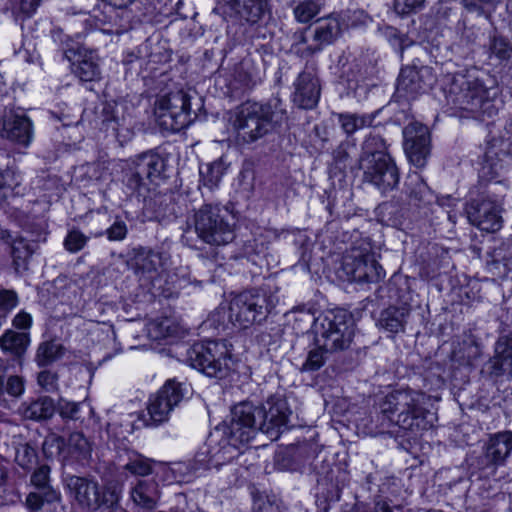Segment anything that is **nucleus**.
Segmentation results:
<instances>
[{
	"mask_svg": "<svg viewBox=\"0 0 512 512\" xmlns=\"http://www.w3.org/2000/svg\"><path fill=\"white\" fill-rule=\"evenodd\" d=\"M292 411L287 400L281 395L269 397L261 406L244 401L235 405L231 410L229 423H223L215 428L209 437V446L219 436L224 444L216 452L211 454L209 464L218 466L233 457L230 449H238L254 438L258 431L277 439L282 429L286 428Z\"/></svg>",
	"mask_w": 512,
	"mask_h": 512,
	"instance_id": "obj_1",
	"label": "nucleus"
},
{
	"mask_svg": "<svg viewBox=\"0 0 512 512\" xmlns=\"http://www.w3.org/2000/svg\"><path fill=\"white\" fill-rule=\"evenodd\" d=\"M424 394L411 390H395L380 404L382 427L395 424L407 436H417L433 426V414L424 407ZM379 433H384L382 428Z\"/></svg>",
	"mask_w": 512,
	"mask_h": 512,
	"instance_id": "obj_2",
	"label": "nucleus"
},
{
	"mask_svg": "<svg viewBox=\"0 0 512 512\" xmlns=\"http://www.w3.org/2000/svg\"><path fill=\"white\" fill-rule=\"evenodd\" d=\"M286 119L285 111L272 104L247 101L241 104L232 122L238 145H250L272 133Z\"/></svg>",
	"mask_w": 512,
	"mask_h": 512,
	"instance_id": "obj_3",
	"label": "nucleus"
},
{
	"mask_svg": "<svg viewBox=\"0 0 512 512\" xmlns=\"http://www.w3.org/2000/svg\"><path fill=\"white\" fill-rule=\"evenodd\" d=\"M448 104L477 116L492 118L498 112L497 89H486L476 79L463 74H456L444 87Z\"/></svg>",
	"mask_w": 512,
	"mask_h": 512,
	"instance_id": "obj_4",
	"label": "nucleus"
},
{
	"mask_svg": "<svg viewBox=\"0 0 512 512\" xmlns=\"http://www.w3.org/2000/svg\"><path fill=\"white\" fill-rule=\"evenodd\" d=\"M193 232L203 243L222 246L235 238V219L231 212L219 204H203L194 211Z\"/></svg>",
	"mask_w": 512,
	"mask_h": 512,
	"instance_id": "obj_5",
	"label": "nucleus"
},
{
	"mask_svg": "<svg viewBox=\"0 0 512 512\" xmlns=\"http://www.w3.org/2000/svg\"><path fill=\"white\" fill-rule=\"evenodd\" d=\"M316 342L327 353L348 349L355 334L352 315L345 310L328 311L316 319Z\"/></svg>",
	"mask_w": 512,
	"mask_h": 512,
	"instance_id": "obj_6",
	"label": "nucleus"
},
{
	"mask_svg": "<svg viewBox=\"0 0 512 512\" xmlns=\"http://www.w3.org/2000/svg\"><path fill=\"white\" fill-rule=\"evenodd\" d=\"M348 281L377 283L384 279L385 271L375 259L369 242L353 245L343 256L340 269Z\"/></svg>",
	"mask_w": 512,
	"mask_h": 512,
	"instance_id": "obj_7",
	"label": "nucleus"
},
{
	"mask_svg": "<svg viewBox=\"0 0 512 512\" xmlns=\"http://www.w3.org/2000/svg\"><path fill=\"white\" fill-rule=\"evenodd\" d=\"M273 308L271 295L260 290H248L231 300L229 319L234 325L248 328L264 321Z\"/></svg>",
	"mask_w": 512,
	"mask_h": 512,
	"instance_id": "obj_8",
	"label": "nucleus"
},
{
	"mask_svg": "<svg viewBox=\"0 0 512 512\" xmlns=\"http://www.w3.org/2000/svg\"><path fill=\"white\" fill-rule=\"evenodd\" d=\"M185 360L208 377L222 378L229 370L227 347L218 341L193 344L187 349Z\"/></svg>",
	"mask_w": 512,
	"mask_h": 512,
	"instance_id": "obj_9",
	"label": "nucleus"
},
{
	"mask_svg": "<svg viewBox=\"0 0 512 512\" xmlns=\"http://www.w3.org/2000/svg\"><path fill=\"white\" fill-rule=\"evenodd\" d=\"M155 115L159 126L169 132H179L193 122L190 96L176 91L161 96L156 101Z\"/></svg>",
	"mask_w": 512,
	"mask_h": 512,
	"instance_id": "obj_10",
	"label": "nucleus"
},
{
	"mask_svg": "<svg viewBox=\"0 0 512 512\" xmlns=\"http://www.w3.org/2000/svg\"><path fill=\"white\" fill-rule=\"evenodd\" d=\"M165 162L152 151L135 156L126 173L125 184L131 193L143 196L149 190V184L161 178Z\"/></svg>",
	"mask_w": 512,
	"mask_h": 512,
	"instance_id": "obj_11",
	"label": "nucleus"
},
{
	"mask_svg": "<svg viewBox=\"0 0 512 512\" xmlns=\"http://www.w3.org/2000/svg\"><path fill=\"white\" fill-rule=\"evenodd\" d=\"M65 484L69 494L85 508L97 509L102 504L112 506L119 501L116 490L101 492L98 482L93 478L68 475Z\"/></svg>",
	"mask_w": 512,
	"mask_h": 512,
	"instance_id": "obj_12",
	"label": "nucleus"
},
{
	"mask_svg": "<svg viewBox=\"0 0 512 512\" xmlns=\"http://www.w3.org/2000/svg\"><path fill=\"white\" fill-rule=\"evenodd\" d=\"M436 80V75L429 66H405L398 76L395 96L398 99L413 100L430 90Z\"/></svg>",
	"mask_w": 512,
	"mask_h": 512,
	"instance_id": "obj_13",
	"label": "nucleus"
},
{
	"mask_svg": "<svg viewBox=\"0 0 512 512\" xmlns=\"http://www.w3.org/2000/svg\"><path fill=\"white\" fill-rule=\"evenodd\" d=\"M185 393V384L174 379L167 380L149 399L147 410L153 424L159 425L167 421L173 409L183 400Z\"/></svg>",
	"mask_w": 512,
	"mask_h": 512,
	"instance_id": "obj_14",
	"label": "nucleus"
},
{
	"mask_svg": "<svg viewBox=\"0 0 512 512\" xmlns=\"http://www.w3.org/2000/svg\"><path fill=\"white\" fill-rule=\"evenodd\" d=\"M376 160H359L364 180L375 186L381 193L395 189L399 183L398 168L390 155H378Z\"/></svg>",
	"mask_w": 512,
	"mask_h": 512,
	"instance_id": "obj_15",
	"label": "nucleus"
},
{
	"mask_svg": "<svg viewBox=\"0 0 512 512\" xmlns=\"http://www.w3.org/2000/svg\"><path fill=\"white\" fill-rule=\"evenodd\" d=\"M512 453V431H501L489 435L482 446L479 457L481 469L494 473L499 466L505 465Z\"/></svg>",
	"mask_w": 512,
	"mask_h": 512,
	"instance_id": "obj_16",
	"label": "nucleus"
},
{
	"mask_svg": "<svg viewBox=\"0 0 512 512\" xmlns=\"http://www.w3.org/2000/svg\"><path fill=\"white\" fill-rule=\"evenodd\" d=\"M404 149L410 159L417 167H423L430 153V133L427 126L413 122L403 130Z\"/></svg>",
	"mask_w": 512,
	"mask_h": 512,
	"instance_id": "obj_17",
	"label": "nucleus"
},
{
	"mask_svg": "<svg viewBox=\"0 0 512 512\" xmlns=\"http://www.w3.org/2000/svg\"><path fill=\"white\" fill-rule=\"evenodd\" d=\"M466 212L470 223L483 231L496 232L502 226L501 209L497 200H473L468 204Z\"/></svg>",
	"mask_w": 512,
	"mask_h": 512,
	"instance_id": "obj_18",
	"label": "nucleus"
},
{
	"mask_svg": "<svg viewBox=\"0 0 512 512\" xmlns=\"http://www.w3.org/2000/svg\"><path fill=\"white\" fill-rule=\"evenodd\" d=\"M64 56L71 62L72 72L82 82H95L101 79V70L96 55L90 51L68 49Z\"/></svg>",
	"mask_w": 512,
	"mask_h": 512,
	"instance_id": "obj_19",
	"label": "nucleus"
},
{
	"mask_svg": "<svg viewBox=\"0 0 512 512\" xmlns=\"http://www.w3.org/2000/svg\"><path fill=\"white\" fill-rule=\"evenodd\" d=\"M293 103L302 109L314 108L320 98L319 80L313 71L304 70L294 82Z\"/></svg>",
	"mask_w": 512,
	"mask_h": 512,
	"instance_id": "obj_20",
	"label": "nucleus"
},
{
	"mask_svg": "<svg viewBox=\"0 0 512 512\" xmlns=\"http://www.w3.org/2000/svg\"><path fill=\"white\" fill-rule=\"evenodd\" d=\"M129 497L139 510L152 511L157 507L161 497L159 484L155 479H137L131 483Z\"/></svg>",
	"mask_w": 512,
	"mask_h": 512,
	"instance_id": "obj_21",
	"label": "nucleus"
},
{
	"mask_svg": "<svg viewBox=\"0 0 512 512\" xmlns=\"http://www.w3.org/2000/svg\"><path fill=\"white\" fill-rule=\"evenodd\" d=\"M1 136L13 142L27 146L32 138L31 121L24 114L6 112L0 123Z\"/></svg>",
	"mask_w": 512,
	"mask_h": 512,
	"instance_id": "obj_22",
	"label": "nucleus"
},
{
	"mask_svg": "<svg viewBox=\"0 0 512 512\" xmlns=\"http://www.w3.org/2000/svg\"><path fill=\"white\" fill-rule=\"evenodd\" d=\"M341 34V24L334 16L318 19L314 30L316 45L307 46L302 55L312 56L322 50V47L333 43Z\"/></svg>",
	"mask_w": 512,
	"mask_h": 512,
	"instance_id": "obj_23",
	"label": "nucleus"
},
{
	"mask_svg": "<svg viewBox=\"0 0 512 512\" xmlns=\"http://www.w3.org/2000/svg\"><path fill=\"white\" fill-rule=\"evenodd\" d=\"M165 259L164 254L160 251L141 247L136 250L134 257L135 272L143 276L147 275L153 287H156V276L159 275V270L163 266Z\"/></svg>",
	"mask_w": 512,
	"mask_h": 512,
	"instance_id": "obj_24",
	"label": "nucleus"
},
{
	"mask_svg": "<svg viewBox=\"0 0 512 512\" xmlns=\"http://www.w3.org/2000/svg\"><path fill=\"white\" fill-rule=\"evenodd\" d=\"M404 191L409 198L410 204L422 207L432 204L436 197L429 188L422 176L417 173H410L404 183Z\"/></svg>",
	"mask_w": 512,
	"mask_h": 512,
	"instance_id": "obj_25",
	"label": "nucleus"
},
{
	"mask_svg": "<svg viewBox=\"0 0 512 512\" xmlns=\"http://www.w3.org/2000/svg\"><path fill=\"white\" fill-rule=\"evenodd\" d=\"M18 412L26 420L41 422L53 417L56 404L51 397L41 396L21 403Z\"/></svg>",
	"mask_w": 512,
	"mask_h": 512,
	"instance_id": "obj_26",
	"label": "nucleus"
},
{
	"mask_svg": "<svg viewBox=\"0 0 512 512\" xmlns=\"http://www.w3.org/2000/svg\"><path fill=\"white\" fill-rule=\"evenodd\" d=\"M219 4L228 7L241 20L256 24L263 17L265 0H218Z\"/></svg>",
	"mask_w": 512,
	"mask_h": 512,
	"instance_id": "obj_27",
	"label": "nucleus"
},
{
	"mask_svg": "<svg viewBox=\"0 0 512 512\" xmlns=\"http://www.w3.org/2000/svg\"><path fill=\"white\" fill-rule=\"evenodd\" d=\"M487 262L488 271L495 277L504 279L512 272V241L504 242L490 254Z\"/></svg>",
	"mask_w": 512,
	"mask_h": 512,
	"instance_id": "obj_28",
	"label": "nucleus"
},
{
	"mask_svg": "<svg viewBox=\"0 0 512 512\" xmlns=\"http://www.w3.org/2000/svg\"><path fill=\"white\" fill-rule=\"evenodd\" d=\"M490 363L495 374L512 376V333L498 338Z\"/></svg>",
	"mask_w": 512,
	"mask_h": 512,
	"instance_id": "obj_29",
	"label": "nucleus"
},
{
	"mask_svg": "<svg viewBox=\"0 0 512 512\" xmlns=\"http://www.w3.org/2000/svg\"><path fill=\"white\" fill-rule=\"evenodd\" d=\"M410 314V308L407 306L388 307L380 313L377 325L392 334L402 332Z\"/></svg>",
	"mask_w": 512,
	"mask_h": 512,
	"instance_id": "obj_30",
	"label": "nucleus"
},
{
	"mask_svg": "<svg viewBox=\"0 0 512 512\" xmlns=\"http://www.w3.org/2000/svg\"><path fill=\"white\" fill-rule=\"evenodd\" d=\"M182 327L173 317L157 318L147 325V335L150 339L159 341L181 335Z\"/></svg>",
	"mask_w": 512,
	"mask_h": 512,
	"instance_id": "obj_31",
	"label": "nucleus"
},
{
	"mask_svg": "<svg viewBox=\"0 0 512 512\" xmlns=\"http://www.w3.org/2000/svg\"><path fill=\"white\" fill-rule=\"evenodd\" d=\"M8 363L0 360V398L6 395L19 398L25 390V380L16 374L8 373Z\"/></svg>",
	"mask_w": 512,
	"mask_h": 512,
	"instance_id": "obj_32",
	"label": "nucleus"
},
{
	"mask_svg": "<svg viewBox=\"0 0 512 512\" xmlns=\"http://www.w3.org/2000/svg\"><path fill=\"white\" fill-rule=\"evenodd\" d=\"M29 343L30 337L26 332L8 329L0 337L1 349L15 357H21L26 352Z\"/></svg>",
	"mask_w": 512,
	"mask_h": 512,
	"instance_id": "obj_33",
	"label": "nucleus"
},
{
	"mask_svg": "<svg viewBox=\"0 0 512 512\" xmlns=\"http://www.w3.org/2000/svg\"><path fill=\"white\" fill-rule=\"evenodd\" d=\"M65 347L56 341L42 342L36 351L35 361L38 366L46 367L59 360L65 354Z\"/></svg>",
	"mask_w": 512,
	"mask_h": 512,
	"instance_id": "obj_34",
	"label": "nucleus"
},
{
	"mask_svg": "<svg viewBox=\"0 0 512 512\" xmlns=\"http://www.w3.org/2000/svg\"><path fill=\"white\" fill-rule=\"evenodd\" d=\"M375 116L373 114L358 115L353 113L338 114V122L346 135H352L357 130L373 124Z\"/></svg>",
	"mask_w": 512,
	"mask_h": 512,
	"instance_id": "obj_35",
	"label": "nucleus"
},
{
	"mask_svg": "<svg viewBox=\"0 0 512 512\" xmlns=\"http://www.w3.org/2000/svg\"><path fill=\"white\" fill-rule=\"evenodd\" d=\"M94 126L103 131H112L117 134L120 127V119L111 104H104L99 112H96Z\"/></svg>",
	"mask_w": 512,
	"mask_h": 512,
	"instance_id": "obj_36",
	"label": "nucleus"
},
{
	"mask_svg": "<svg viewBox=\"0 0 512 512\" xmlns=\"http://www.w3.org/2000/svg\"><path fill=\"white\" fill-rule=\"evenodd\" d=\"M153 460L132 451L128 456V462L123 465V469L135 476L145 477L153 473Z\"/></svg>",
	"mask_w": 512,
	"mask_h": 512,
	"instance_id": "obj_37",
	"label": "nucleus"
},
{
	"mask_svg": "<svg viewBox=\"0 0 512 512\" xmlns=\"http://www.w3.org/2000/svg\"><path fill=\"white\" fill-rule=\"evenodd\" d=\"M385 140L376 134H370L363 142L362 155L359 160H376V156L389 155L386 152Z\"/></svg>",
	"mask_w": 512,
	"mask_h": 512,
	"instance_id": "obj_38",
	"label": "nucleus"
},
{
	"mask_svg": "<svg viewBox=\"0 0 512 512\" xmlns=\"http://www.w3.org/2000/svg\"><path fill=\"white\" fill-rule=\"evenodd\" d=\"M168 284L171 285L163 290L164 297H173L179 294V290L185 288L192 282L190 272L185 267L177 268L176 271L168 275Z\"/></svg>",
	"mask_w": 512,
	"mask_h": 512,
	"instance_id": "obj_39",
	"label": "nucleus"
},
{
	"mask_svg": "<svg viewBox=\"0 0 512 512\" xmlns=\"http://www.w3.org/2000/svg\"><path fill=\"white\" fill-rule=\"evenodd\" d=\"M501 0H461L464 9L471 14H475L486 19L491 18Z\"/></svg>",
	"mask_w": 512,
	"mask_h": 512,
	"instance_id": "obj_40",
	"label": "nucleus"
},
{
	"mask_svg": "<svg viewBox=\"0 0 512 512\" xmlns=\"http://www.w3.org/2000/svg\"><path fill=\"white\" fill-rule=\"evenodd\" d=\"M499 144H502V142L493 140L488 144L484 154L483 169L488 167L492 174L498 173V169L502 167L500 162L502 161L503 156L506 155V151L498 147Z\"/></svg>",
	"mask_w": 512,
	"mask_h": 512,
	"instance_id": "obj_41",
	"label": "nucleus"
},
{
	"mask_svg": "<svg viewBox=\"0 0 512 512\" xmlns=\"http://www.w3.org/2000/svg\"><path fill=\"white\" fill-rule=\"evenodd\" d=\"M224 171L225 168L222 161H215L200 168V176L203 185L209 189H213L219 184Z\"/></svg>",
	"mask_w": 512,
	"mask_h": 512,
	"instance_id": "obj_42",
	"label": "nucleus"
},
{
	"mask_svg": "<svg viewBox=\"0 0 512 512\" xmlns=\"http://www.w3.org/2000/svg\"><path fill=\"white\" fill-rule=\"evenodd\" d=\"M61 495L58 491L53 488H49L47 491L41 493H29L26 498V505L32 511L40 510L44 502L52 503L59 501Z\"/></svg>",
	"mask_w": 512,
	"mask_h": 512,
	"instance_id": "obj_43",
	"label": "nucleus"
},
{
	"mask_svg": "<svg viewBox=\"0 0 512 512\" xmlns=\"http://www.w3.org/2000/svg\"><path fill=\"white\" fill-rule=\"evenodd\" d=\"M15 461L24 470H31L37 464V452L28 443L20 444L16 449Z\"/></svg>",
	"mask_w": 512,
	"mask_h": 512,
	"instance_id": "obj_44",
	"label": "nucleus"
},
{
	"mask_svg": "<svg viewBox=\"0 0 512 512\" xmlns=\"http://www.w3.org/2000/svg\"><path fill=\"white\" fill-rule=\"evenodd\" d=\"M68 445L73 452L78 453L82 459L90 457L92 452V443L84 436L82 432H73L68 439Z\"/></svg>",
	"mask_w": 512,
	"mask_h": 512,
	"instance_id": "obj_45",
	"label": "nucleus"
},
{
	"mask_svg": "<svg viewBox=\"0 0 512 512\" xmlns=\"http://www.w3.org/2000/svg\"><path fill=\"white\" fill-rule=\"evenodd\" d=\"M326 354L327 352L318 344L316 348L309 351L300 370L302 372H314L319 370L326 361Z\"/></svg>",
	"mask_w": 512,
	"mask_h": 512,
	"instance_id": "obj_46",
	"label": "nucleus"
},
{
	"mask_svg": "<svg viewBox=\"0 0 512 512\" xmlns=\"http://www.w3.org/2000/svg\"><path fill=\"white\" fill-rule=\"evenodd\" d=\"M235 78L247 88H252L260 82V77L252 70L251 63L249 61H242L239 64L236 69Z\"/></svg>",
	"mask_w": 512,
	"mask_h": 512,
	"instance_id": "obj_47",
	"label": "nucleus"
},
{
	"mask_svg": "<svg viewBox=\"0 0 512 512\" xmlns=\"http://www.w3.org/2000/svg\"><path fill=\"white\" fill-rule=\"evenodd\" d=\"M320 11L318 4L312 0L300 2L294 8L295 19L300 23H307L312 20Z\"/></svg>",
	"mask_w": 512,
	"mask_h": 512,
	"instance_id": "obj_48",
	"label": "nucleus"
},
{
	"mask_svg": "<svg viewBox=\"0 0 512 512\" xmlns=\"http://www.w3.org/2000/svg\"><path fill=\"white\" fill-rule=\"evenodd\" d=\"M11 254L16 269L23 267L26 261L32 255V250L27 242L23 239L14 240L11 246Z\"/></svg>",
	"mask_w": 512,
	"mask_h": 512,
	"instance_id": "obj_49",
	"label": "nucleus"
},
{
	"mask_svg": "<svg viewBox=\"0 0 512 512\" xmlns=\"http://www.w3.org/2000/svg\"><path fill=\"white\" fill-rule=\"evenodd\" d=\"M17 304L18 296L14 290L0 289V317H2V321H6Z\"/></svg>",
	"mask_w": 512,
	"mask_h": 512,
	"instance_id": "obj_50",
	"label": "nucleus"
},
{
	"mask_svg": "<svg viewBox=\"0 0 512 512\" xmlns=\"http://www.w3.org/2000/svg\"><path fill=\"white\" fill-rule=\"evenodd\" d=\"M80 403L59 399L56 404V411L64 420H78L80 418Z\"/></svg>",
	"mask_w": 512,
	"mask_h": 512,
	"instance_id": "obj_51",
	"label": "nucleus"
},
{
	"mask_svg": "<svg viewBox=\"0 0 512 512\" xmlns=\"http://www.w3.org/2000/svg\"><path fill=\"white\" fill-rule=\"evenodd\" d=\"M88 239L81 231L71 230L64 240V246L69 252L76 253L84 248Z\"/></svg>",
	"mask_w": 512,
	"mask_h": 512,
	"instance_id": "obj_52",
	"label": "nucleus"
},
{
	"mask_svg": "<svg viewBox=\"0 0 512 512\" xmlns=\"http://www.w3.org/2000/svg\"><path fill=\"white\" fill-rule=\"evenodd\" d=\"M490 49L492 54L501 60L509 59L512 54V45L507 39L501 36L493 38Z\"/></svg>",
	"mask_w": 512,
	"mask_h": 512,
	"instance_id": "obj_53",
	"label": "nucleus"
},
{
	"mask_svg": "<svg viewBox=\"0 0 512 512\" xmlns=\"http://www.w3.org/2000/svg\"><path fill=\"white\" fill-rule=\"evenodd\" d=\"M49 474H50V468L47 465H41L39 466L31 475V483L36 488H38L41 491H47L49 488H52L49 485Z\"/></svg>",
	"mask_w": 512,
	"mask_h": 512,
	"instance_id": "obj_54",
	"label": "nucleus"
},
{
	"mask_svg": "<svg viewBox=\"0 0 512 512\" xmlns=\"http://www.w3.org/2000/svg\"><path fill=\"white\" fill-rule=\"evenodd\" d=\"M425 0H395L394 9L398 14L415 13L424 6Z\"/></svg>",
	"mask_w": 512,
	"mask_h": 512,
	"instance_id": "obj_55",
	"label": "nucleus"
},
{
	"mask_svg": "<svg viewBox=\"0 0 512 512\" xmlns=\"http://www.w3.org/2000/svg\"><path fill=\"white\" fill-rule=\"evenodd\" d=\"M65 445V440L63 437L58 436L56 434H51L45 438L43 442V451L46 454H60L63 447Z\"/></svg>",
	"mask_w": 512,
	"mask_h": 512,
	"instance_id": "obj_56",
	"label": "nucleus"
},
{
	"mask_svg": "<svg viewBox=\"0 0 512 512\" xmlns=\"http://www.w3.org/2000/svg\"><path fill=\"white\" fill-rule=\"evenodd\" d=\"M37 382L45 391L53 392L58 386V376L49 370H44L38 374Z\"/></svg>",
	"mask_w": 512,
	"mask_h": 512,
	"instance_id": "obj_57",
	"label": "nucleus"
},
{
	"mask_svg": "<svg viewBox=\"0 0 512 512\" xmlns=\"http://www.w3.org/2000/svg\"><path fill=\"white\" fill-rule=\"evenodd\" d=\"M128 229L122 220H116L106 231L107 238L110 241H121L125 239Z\"/></svg>",
	"mask_w": 512,
	"mask_h": 512,
	"instance_id": "obj_58",
	"label": "nucleus"
},
{
	"mask_svg": "<svg viewBox=\"0 0 512 512\" xmlns=\"http://www.w3.org/2000/svg\"><path fill=\"white\" fill-rule=\"evenodd\" d=\"M453 9L446 3L439 2L434 8V16L439 25H445L451 20Z\"/></svg>",
	"mask_w": 512,
	"mask_h": 512,
	"instance_id": "obj_59",
	"label": "nucleus"
},
{
	"mask_svg": "<svg viewBox=\"0 0 512 512\" xmlns=\"http://www.w3.org/2000/svg\"><path fill=\"white\" fill-rule=\"evenodd\" d=\"M18 185L14 171L7 169L0 171V189L13 188Z\"/></svg>",
	"mask_w": 512,
	"mask_h": 512,
	"instance_id": "obj_60",
	"label": "nucleus"
},
{
	"mask_svg": "<svg viewBox=\"0 0 512 512\" xmlns=\"http://www.w3.org/2000/svg\"><path fill=\"white\" fill-rule=\"evenodd\" d=\"M12 323L18 329H29L32 324V317L30 314L21 311L13 318Z\"/></svg>",
	"mask_w": 512,
	"mask_h": 512,
	"instance_id": "obj_61",
	"label": "nucleus"
},
{
	"mask_svg": "<svg viewBox=\"0 0 512 512\" xmlns=\"http://www.w3.org/2000/svg\"><path fill=\"white\" fill-rule=\"evenodd\" d=\"M272 508V504L269 500L264 498H255L253 503V512H269Z\"/></svg>",
	"mask_w": 512,
	"mask_h": 512,
	"instance_id": "obj_62",
	"label": "nucleus"
},
{
	"mask_svg": "<svg viewBox=\"0 0 512 512\" xmlns=\"http://www.w3.org/2000/svg\"><path fill=\"white\" fill-rule=\"evenodd\" d=\"M41 0H21V10L26 14L33 13L39 6Z\"/></svg>",
	"mask_w": 512,
	"mask_h": 512,
	"instance_id": "obj_63",
	"label": "nucleus"
},
{
	"mask_svg": "<svg viewBox=\"0 0 512 512\" xmlns=\"http://www.w3.org/2000/svg\"><path fill=\"white\" fill-rule=\"evenodd\" d=\"M102 2L117 8V9H125L136 0H101Z\"/></svg>",
	"mask_w": 512,
	"mask_h": 512,
	"instance_id": "obj_64",
	"label": "nucleus"
}]
</instances>
